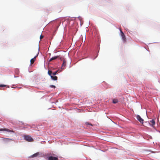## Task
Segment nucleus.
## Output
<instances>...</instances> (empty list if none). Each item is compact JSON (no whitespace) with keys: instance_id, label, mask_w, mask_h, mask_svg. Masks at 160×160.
<instances>
[{"instance_id":"7","label":"nucleus","mask_w":160,"mask_h":160,"mask_svg":"<svg viewBox=\"0 0 160 160\" xmlns=\"http://www.w3.org/2000/svg\"><path fill=\"white\" fill-rule=\"evenodd\" d=\"M62 10V8L60 6H58L56 8V11L58 13H59Z\"/></svg>"},{"instance_id":"3","label":"nucleus","mask_w":160,"mask_h":160,"mask_svg":"<svg viewBox=\"0 0 160 160\" xmlns=\"http://www.w3.org/2000/svg\"><path fill=\"white\" fill-rule=\"evenodd\" d=\"M120 35L122 37V38L123 42H126V38L125 36L121 30H120Z\"/></svg>"},{"instance_id":"11","label":"nucleus","mask_w":160,"mask_h":160,"mask_svg":"<svg viewBox=\"0 0 160 160\" xmlns=\"http://www.w3.org/2000/svg\"><path fill=\"white\" fill-rule=\"evenodd\" d=\"M0 131H5L8 132H11V130H10L8 129L7 128H5V129H0Z\"/></svg>"},{"instance_id":"10","label":"nucleus","mask_w":160,"mask_h":160,"mask_svg":"<svg viewBox=\"0 0 160 160\" xmlns=\"http://www.w3.org/2000/svg\"><path fill=\"white\" fill-rule=\"evenodd\" d=\"M49 160H58V158H57L53 157L52 156H50L48 158Z\"/></svg>"},{"instance_id":"15","label":"nucleus","mask_w":160,"mask_h":160,"mask_svg":"<svg viewBox=\"0 0 160 160\" xmlns=\"http://www.w3.org/2000/svg\"><path fill=\"white\" fill-rule=\"evenodd\" d=\"M48 74L50 75V76H51V74L52 73V72L51 71H50V70H49L48 72Z\"/></svg>"},{"instance_id":"4","label":"nucleus","mask_w":160,"mask_h":160,"mask_svg":"<svg viewBox=\"0 0 160 160\" xmlns=\"http://www.w3.org/2000/svg\"><path fill=\"white\" fill-rule=\"evenodd\" d=\"M62 60L63 61V63L61 66V69H64L66 66V62L64 58H62Z\"/></svg>"},{"instance_id":"13","label":"nucleus","mask_w":160,"mask_h":160,"mask_svg":"<svg viewBox=\"0 0 160 160\" xmlns=\"http://www.w3.org/2000/svg\"><path fill=\"white\" fill-rule=\"evenodd\" d=\"M118 102V100L117 99H114L113 100V103H116Z\"/></svg>"},{"instance_id":"1","label":"nucleus","mask_w":160,"mask_h":160,"mask_svg":"<svg viewBox=\"0 0 160 160\" xmlns=\"http://www.w3.org/2000/svg\"><path fill=\"white\" fill-rule=\"evenodd\" d=\"M2 140L3 143L6 144H9L13 141L12 139L8 138H3Z\"/></svg>"},{"instance_id":"19","label":"nucleus","mask_w":160,"mask_h":160,"mask_svg":"<svg viewBox=\"0 0 160 160\" xmlns=\"http://www.w3.org/2000/svg\"><path fill=\"white\" fill-rule=\"evenodd\" d=\"M50 87H51V88H55L56 87L54 85H51L50 86Z\"/></svg>"},{"instance_id":"17","label":"nucleus","mask_w":160,"mask_h":160,"mask_svg":"<svg viewBox=\"0 0 160 160\" xmlns=\"http://www.w3.org/2000/svg\"><path fill=\"white\" fill-rule=\"evenodd\" d=\"M58 72V71H56V72H53V73H52V75H56L57 74V73Z\"/></svg>"},{"instance_id":"6","label":"nucleus","mask_w":160,"mask_h":160,"mask_svg":"<svg viewBox=\"0 0 160 160\" xmlns=\"http://www.w3.org/2000/svg\"><path fill=\"white\" fill-rule=\"evenodd\" d=\"M137 118L138 121L141 123H143V120L140 117V116L138 115L137 116Z\"/></svg>"},{"instance_id":"20","label":"nucleus","mask_w":160,"mask_h":160,"mask_svg":"<svg viewBox=\"0 0 160 160\" xmlns=\"http://www.w3.org/2000/svg\"><path fill=\"white\" fill-rule=\"evenodd\" d=\"M5 86H6L5 85H2V84H0V87H5Z\"/></svg>"},{"instance_id":"9","label":"nucleus","mask_w":160,"mask_h":160,"mask_svg":"<svg viewBox=\"0 0 160 160\" xmlns=\"http://www.w3.org/2000/svg\"><path fill=\"white\" fill-rule=\"evenodd\" d=\"M38 56V54L36 55L35 57H34L33 58L31 59L30 60V62H31V64H33L35 61V60H36V58Z\"/></svg>"},{"instance_id":"14","label":"nucleus","mask_w":160,"mask_h":160,"mask_svg":"<svg viewBox=\"0 0 160 160\" xmlns=\"http://www.w3.org/2000/svg\"><path fill=\"white\" fill-rule=\"evenodd\" d=\"M38 153H36L34 154L33 155H32V157H37L38 155Z\"/></svg>"},{"instance_id":"18","label":"nucleus","mask_w":160,"mask_h":160,"mask_svg":"<svg viewBox=\"0 0 160 160\" xmlns=\"http://www.w3.org/2000/svg\"><path fill=\"white\" fill-rule=\"evenodd\" d=\"M43 37L44 36L43 35H41L40 37V39H42L43 38Z\"/></svg>"},{"instance_id":"5","label":"nucleus","mask_w":160,"mask_h":160,"mask_svg":"<svg viewBox=\"0 0 160 160\" xmlns=\"http://www.w3.org/2000/svg\"><path fill=\"white\" fill-rule=\"evenodd\" d=\"M58 58H59V59H61V61H62V58L60 57L59 56H54L51 58L49 60V61L51 62L52 60H55L56 59Z\"/></svg>"},{"instance_id":"2","label":"nucleus","mask_w":160,"mask_h":160,"mask_svg":"<svg viewBox=\"0 0 160 160\" xmlns=\"http://www.w3.org/2000/svg\"><path fill=\"white\" fill-rule=\"evenodd\" d=\"M24 137L25 139L28 142H31L33 141V139H32V138L29 136H24Z\"/></svg>"},{"instance_id":"12","label":"nucleus","mask_w":160,"mask_h":160,"mask_svg":"<svg viewBox=\"0 0 160 160\" xmlns=\"http://www.w3.org/2000/svg\"><path fill=\"white\" fill-rule=\"evenodd\" d=\"M51 77L52 79L54 80H57L58 78V77L57 76H51Z\"/></svg>"},{"instance_id":"8","label":"nucleus","mask_w":160,"mask_h":160,"mask_svg":"<svg viewBox=\"0 0 160 160\" xmlns=\"http://www.w3.org/2000/svg\"><path fill=\"white\" fill-rule=\"evenodd\" d=\"M155 123V121L153 120H150L149 122V124L152 127H153Z\"/></svg>"},{"instance_id":"16","label":"nucleus","mask_w":160,"mask_h":160,"mask_svg":"<svg viewBox=\"0 0 160 160\" xmlns=\"http://www.w3.org/2000/svg\"><path fill=\"white\" fill-rule=\"evenodd\" d=\"M85 124L86 125H90L91 126H92V124H91V123H90L89 122H85Z\"/></svg>"}]
</instances>
